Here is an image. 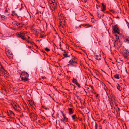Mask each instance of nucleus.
Here are the masks:
<instances>
[{
	"label": "nucleus",
	"instance_id": "f257e3e1",
	"mask_svg": "<svg viewBox=\"0 0 129 129\" xmlns=\"http://www.w3.org/2000/svg\"><path fill=\"white\" fill-rule=\"evenodd\" d=\"M28 76L29 74L26 72H22L20 75L22 80L24 82H25L29 80L28 78Z\"/></svg>",
	"mask_w": 129,
	"mask_h": 129
},
{
	"label": "nucleus",
	"instance_id": "f03ea898",
	"mask_svg": "<svg viewBox=\"0 0 129 129\" xmlns=\"http://www.w3.org/2000/svg\"><path fill=\"white\" fill-rule=\"evenodd\" d=\"M16 35L18 37L20 38L23 40H26V38L25 37V34L24 33L21 32L17 33H16Z\"/></svg>",
	"mask_w": 129,
	"mask_h": 129
},
{
	"label": "nucleus",
	"instance_id": "7ed1b4c3",
	"mask_svg": "<svg viewBox=\"0 0 129 129\" xmlns=\"http://www.w3.org/2000/svg\"><path fill=\"white\" fill-rule=\"evenodd\" d=\"M113 29L114 32L115 33H117L118 34H119L120 30L118 26L116 25H115L113 26Z\"/></svg>",
	"mask_w": 129,
	"mask_h": 129
},
{
	"label": "nucleus",
	"instance_id": "20e7f679",
	"mask_svg": "<svg viewBox=\"0 0 129 129\" xmlns=\"http://www.w3.org/2000/svg\"><path fill=\"white\" fill-rule=\"evenodd\" d=\"M50 6L51 9L52 10H54L56 8L57 4L55 2H53L50 3Z\"/></svg>",
	"mask_w": 129,
	"mask_h": 129
},
{
	"label": "nucleus",
	"instance_id": "39448f33",
	"mask_svg": "<svg viewBox=\"0 0 129 129\" xmlns=\"http://www.w3.org/2000/svg\"><path fill=\"white\" fill-rule=\"evenodd\" d=\"M69 63L70 64L75 67L76 66L77 63V62L75 61V59L74 58L71 59L69 61Z\"/></svg>",
	"mask_w": 129,
	"mask_h": 129
},
{
	"label": "nucleus",
	"instance_id": "423d86ee",
	"mask_svg": "<svg viewBox=\"0 0 129 129\" xmlns=\"http://www.w3.org/2000/svg\"><path fill=\"white\" fill-rule=\"evenodd\" d=\"M120 42L118 41V40H115L114 41V46L115 47H116V45L118 46V47H120L121 45V43H119Z\"/></svg>",
	"mask_w": 129,
	"mask_h": 129
},
{
	"label": "nucleus",
	"instance_id": "0eeeda50",
	"mask_svg": "<svg viewBox=\"0 0 129 129\" xmlns=\"http://www.w3.org/2000/svg\"><path fill=\"white\" fill-rule=\"evenodd\" d=\"M7 113L8 116H10L12 117L15 116V114L13 112L9 110L8 111H7Z\"/></svg>",
	"mask_w": 129,
	"mask_h": 129
},
{
	"label": "nucleus",
	"instance_id": "6e6552de",
	"mask_svg": "<svg viewBox=\"0 0 129 129\" xmlns=\"http://www.w3.org/2000/svg\"><path fill=\"white\" fill-rule=\"evenodd\" d=\"M18 23L17 21H15L12 22V25L13 26L15 27H17L18 26Z\"/></svg>",
	"mask_w": 129,
	"mask_h": 129
},
{
	"label": "nucleus",
	"instance_id": "1a4fd4ad",
	"mask_svg": "<svg viewBox=\"0 0 129 129\" xmlns=\"http://www.w3.org/2000/svg\"><path fill=\"white\" fill-rule=\"evenodd\" d=\"M95 59L98 60H100L101 59V55L100 54L96 55V54H95Z\"/></svg>",
	"mask_w": 129,
	"mask_h": 129
},
{
	"label": "nucleus",
	"instance_id": "9d476101",
	"mask_svg": "<svg viewBox=\"0 0 129 129\" xmlns=\"http://www.w3.org/2000/svg\"><path fill=\"white\" fill-rule=\"evenodd\" d=\"M123 54L124 57L126 58L127 57L128 55V52L126 51H124Z\"/></svg>",
	"mask_w": 129,
	"mask_h": 129
},
{
	"label": "nucleus",
	"instance_id": "9b49d317",
	"mask_svg": "<svg viewBox=\"0 0 129 129\" xmlns=\"http://www.w3.org/2000/svg\"><path fill=\"white\" fill-rule=\"evenodd\" d=\"M24 22H20L18 23V27L19 28H22L23 27V25H24Z\"/></svg>",
	"mask_w": 129,
	"mask_h": 129
},
{
	"label": "nucleus",
	"instance_id": "f8f14e48",
	"mask_svg": "<svg viewBox=\"0 0 129 129\" xmlns=\"http://www.w3.org/2000/svg\"><path fill=\"white\" fill-rule=\"evenodd\" d=\"M102 6H103V8L102 9L101 11H102L104 12L106 9V5H104V4L102 3Z\"/></svg>",
	"mask_w": 129,
	"mask_h": 129
},
{
	"label": "nucleus",
	"instance_id": "ddd939ff",
	"mask_svg": "<svg viewBox=\"0 0 129 129\" xmlns=\"http://www.w3.org/2000/svg\"><path fill=\"white\" fill-rule=\"evenodd\" d=\"M123 39L125 41H126L129 43V37H128L125 36L123 37Z\"/></svg>",
	"mask_w": 129,
	"mask_h": 129
},
{
	"label": "nucleus",
	"instance_id": "4468645a",
	"mask_svg": "<svg viewBox=\"0 0 129 129\" xmlns=\"http://www.w3.org/2000/svg\"><path fill=\"white\" fill-rule=\"evenodd\" d=\"M12 105L14 109L16 110L17 109V104L16 103H13V104H12Z\"/></svg>",
	"mask_w": 129,
	"mask_h": 129
},
{
	"label": "nucleus",
	"instance_id": "2eb2a0df",
	"mask_svg": "<svg viewBox=\"0 0 129 129\" xmlns=\"http://www.w3.org/2000/svg\"><path fill=\"white\" fill-rule=\"evenodd\" d=\"M68 110L69 112V114H72L73 113V109L72 108H69L68 109Z\"/></svg>",
	"mask_w": 129,
	"mask_h": 129
},
{
	"label": "nucleus",
	"instance_id": "dca6fc26",
	"mask_svg": "<svg viewBox=\"0 0 129 129\" xmlns=\"http://www.w3.org/2000/svg\"><path fill=\"white\" fill-rule=\"evenodd\" d=\"M71 55H72V54H71V53L68 54V53H66L63 54V56H64L65 57H70V56Z\"/></svg>",
	"mask_w": 129,
	"mask_h": 129
},
{
	"label": "nucleus",
	"instance_id": "f3484780",
	"mask_svg": "<svg viewBox=\"0 0 129 129\" xmlns=\"http://www.w3.org/2000/svg\"><path fill=\"white\" fill-rule=\"evenodd\" d=\"M63 117L64 120H65V121L66 122H68V119L66 117L65 115H63Z\"/></svg>",
	"mask_w": 129,
	"mask_h": 129
},
{
	"label": "nucleus",
	"instance_id": "a211bd4d",
	"mask_svg": "<svg viewBox=\"0 0 129 129\" xmlns=\"http://www.w3.org/2000/svg\"><path fill=\"white\" fill-rule=\"evenodd\" d=\"M71 117L73 120H75L76 119H78V118L77 117L76 114L72 115L71 116Z\"/></svg>",
	"mask_w": 129,
	"mask_h": 129
},
{
	"label": "nucleus",
	"instance_id": "6ab92c4d",
	"mask_svg": "<svg viewBox=\"0 0 129 129\" xmlns=\"http://www.w3.org/2000/svg\"><path fill=\"white\" fill-rule=\"evenodd\" d=\"M72 82L73 83H75V84L77 82H78L77 80L75 79L74 78H73Z\"/></svg>",
	"mask_w": 129,
	"mask_h": 129
},
{
	"label": "nucleus",
	"instance_id": "aec40b11",
	"mask_svg": "<svg viewBox=\"0 0 129 129\" xmlns=\"http://www.w3.org/2000/svg\"><path fill=\"white\" fill-rule=\"evenodd\" d=\"M85 85L86 86H88L89 87H90V88H91L92 90H91V91H92V92L93 91H94V88H93V86L91 85H87V84H85Z\"/></svg>",
	"mask_w": 129,
	"mask_h": 129
},
{
	"label": "nucleus",
	"instance_id": "412c9836",
	"mask_svg": "<svg viewBox=\"0 0 129 129\" xmlns=\"http://www.w3.org/2000/svg\"><path fill=\"white\" fill-rule=\"evenodd\" d=\"M0 17H1V18L2 20H4L5 19V16L4 15H1L0 14Z\"/></svg>",
	"mask_w": 129,
	"mask_h": 129
},
{
	"label": "nucleus",
	"instance_id": "4be33fe9",
	"mask_svg": "<svg viewBox=\"0 0 129 129\" xmlns=\"http://www.w3.org/2000/svg\"><path fill=\"white\" fill-rule=\"evenodd\" d=\"M114 78H115L117 79H119V75L118 74H116L114 76Z\"/></svg>",
	"mask_w": 129,
	"mask_h": 129
},
{
	"label": "nucleus",
	"instance_id": "5701e85b",
	"mask_svg": "<svg viewBox=\"0 0 129 129\" xmlns=\"http://www.w3.org/2000/svg\"><path fill=\"white\" fill-rule=\"evenodd\" d=\"M109 100L111 106V105H112L111 104H112L113 103L112 99H111V98H109Z\"/></svg>",
	"mask_w": 129,
	"mask_h": 129
},
{
	"label": "nucleus",
	"instance_id": "b1692460",
	"mask_svg": "<svg viewBox=\"0 0 129 129\" xmlns=\"http://www.w3.org/2000/svg\"><path fill=\"white\" fill-rule=\"evenodd\" d=\"M118 86H117V89L119 91H121L122 90L121 88L120 87V86H119V85L118 84Z\"/></svg>",
	"mask_w": 129,
	"mask_h": 129
},
{
	"label": "nucleus",
	"instance_id": "393cba45",
	"mask_svg": "<svg viewBox=\"0 0 129 129\" xmlns=\"http://www.w3.org/2000/svg\"><path fill=\"white\" fill-rule=\"evenodd\" d=\"M81 17L82 18L84 17H85V18H83H83H81V19L82 20H85L86 19V16H85L84 15H82L81 16Z\"/></svg>",
	"mask_w": 129,
	"mask_h": 129
},
{
	"label": "nucleus",
	"instance_id": "a878e982",
	"mask_svg": "<svg viewBox=\"0 0 129 129\" xmlns=\"http://www.w3.org/2000/svg\"><path fill=\"white\" fill-rule=\"evenodd\" d=\"M115 36L116 37L115 40H118L119 38V36L117 34L115 35Z\"/></svg>",
	"mask_w": 129,
	"mask_h": 129
},
{
	"label": "nucleus",
	"instance_id": "bb28decb",
	"mask_svg": "<svg viewBox=\"0 0 129 129\" xmlns=\"http://www.w3.org/2000/svg\"><path fill=\"white\" fill-rule=\"evenodd\" d=\"M25 19L24 17L21 18V20L22 21L21 22H24V20Z\"/></svg>",
	"mask_w": 129,
	"mask_h": 129
},
{
	"label": "nucleus",
	"instance_id": "cd10ccee",
	"mask_svg": "<svg viewBox=\"0 0 129 129\" xmlns=\"http://www.w3.org/2000/svg\"><path fill=\"white\" fill-rule=\"evenodd\" d=\"M77 85L79 88H80V84L78 82L75 84Z\"/></svg>",
	"mask_w": 129,
	"mask_h": 129
},
{
	"label": "nucleus",
	"instance_id": "c85d7f7f",
	"mask_svg": "<svg viewBox=\"0 0 129 129\" xmlns=\"http://www.w3.org/2000/svg\"><path fill=\"white\" fill-rule=\"evenodd\" d=\"M45 49L47 52H49L50 51V50L49 49L47 48H46Z\"/></svg>",
	"mask_w": 129,
	"mask_h": 129
},
{
	"label": "nucleus",
	"instance_id": "c756f323",
	"mask_svg": "<svg viewBox=\"0 0 129 129\" xmlns=\"http://www.w3.org/2000/svg\"><path fill=\"white\" fill-rule=\"evenodd\" d=\"M30 43H31V44H33L36 47H37L38 46L37 45H36L35 43L33 42H30Z\"/></svg>",
	"mask_w": 129,
	"mask_h": 129
},
{
	"label": "nucleus",
	"instance_id": "7c9ffc66",
	"mask_svg": "<svg viewBox=\"0 0 129 129\" xmlns=\"http://www.w3.org/2000/svg\"><path fill=\"white\" fill-rule=\"evenodd\" d=\"M2 69L3 70H4V69L3 68V67L2 66L1 64H0V69Z\"/></svg>",
	"mask_w": 129,
	"mask_h": 129
},
{
	"label": "nucleus",
	"instance_id": "2f4dec72",
	"mask_svg": "<svg viewBox=\"0 0 129 129\" xmlns=\"http://www.w3.org/2000/svg\"><path fill=\"white\" fill-rule=\"evenodd\" d=\"M91 22L93 23H94L95 22V21L94 19L93 18L91 19Z\"/></svg>",
	"mask_w": 129,
	"mask_h": 129
},
{
	"label": "nucleus",
	"instance_id": "473e14b6",
	"mask_svg": "<svg viewBox=\"0 0 129 129\" xmlns=\"http://www.w3.org/2000/svg\"><path fill=\"white\" fill-rule=\"evenodd\" d=\"M77 119H75L74 120V121L75 122H78V120H77Z\"/></svg>",
	"mask_w": 129,
	"mask_h": 129
},
{
	"label": "nucleus",
	"instance_id": "72a5a7b5",
	"mask_svg": "<svg viewBox=\"0 0 129 129\" xmlns=\"http://www.w3.org/2000/svg\"><path fill=\"white\" fill-rule=\"evenodd\" d=\"M61 113L62 114V116L64 115V114L63 112L62 111H61Z\"/></svg>",
	"mask_w": 129,
	"mask_h": 129
},
{
	"label": "nucleus",
	"instance_id": "f704fd0d",
	"mask_svg": "<svg viewBox=\"0 0 129 129\" xmlns=\"http://www.w3.org/2000/svg\"><path fill=\"white\" fill-rule=\"evenodd\" d=\"M60 121L62 122H63L64 121H65V120H64L63 119H60Z\"/></svg>",
	"mask_w": 129,
	"mask_h": 129
},
{
	"label": "nucleus",
	"instance_id": "c9c22d12",
	"mask_svg": "<svg viewBox=\"0 0 129 129\" xmlns=\"http://www.w3.org/2000/svg\"><path fill=\"white\" fill-rule=\"evenodd\" d=\"M33 114L34 115H35V116H34V117H37V116L35 114V113H33Z\"/></svg>",
	"mask_w": 129,
	"mask_h": 129
},
{
	"label": "nucleus",
	"instance_id": "e433bc0d",
	"mask_svg": "<svg viewBox=\"0 0 129 129\" xmlns=\"http://www.w3.org/2000/svg\"><path fill=\"white\" fill-rule=\"evenodd\" d=\"M26 41H27L28 42V43H30V42L29 41V40H26Z\"/></svg>",
	"mask_w": 129,
	"mask_h": 129
},
{
	"label": "nucleus",
	"instance_id": "4c0bfd02",
	"mask_svg": "<svg viewBox=\"0 0 129 129\" xmlns=\"http://www.w3.org/2000/svg\"><path fill=\"white\" fill-rule=\"evenodd\" d=\"M20 107L19 105H17V108H20Z\"/></svg>",
	"mask_w": 129,
	"mask_h": 129
},
{
	"label": "nucleus",
	"instance_id": "58836bf2",
	"mask_svg": "<svg viewBox=\"0 0 129 129\" xmlns=\"http://www.w3.org/2000/svg\"><path fill=\"white\" fill-rule=\"evenodd\" d=\"M117 109H117V111H119V110H120V109H119V108H117Z\"/></svg>",
	"mask_w": 129,
	"mask_h": 129
},
{
	"label": "nucleus",
	"instance_id": "ea45409f",
	"mask_svg": "<svg viewBox=\"0 0 129 129\" xmlns=\"http://www.w3.org/2000/svg\"><path fill=\"white\" fill-rule=\"evenodd\" d=\"M97 16H98L99 15V13H98V12H97Z\"/></svg>",
	"mask_w": 129,
	"mask_h": 129
},
{
	"label": "nucleus",
	"instance_id": "a19ab883",
	"mask_svg": "<svg viewBox=\"0 0 129 129\" xmlns=\"http://www.w3.org/2000/svg\"><path fill=\"white\" fill-rule=\"evenodd\" d=\"M42 78L43 79H44V78H46L45 77H42Z\"/></svg>",
	"mask_w": 129,
	"mask_h": 129
},
{
	"label": "nucleus",
	"instance_id": "79ce46f5",
	"mask_svg": "<svg viewBox=\"0 0 129 129\" xmlns=\"http://www.w3.org/2000/svg\"><path fill=\"white\" fill-rule=\"evenodd\" d=\"M73 125L75 127L76 126H75V124H73Z\"/></svg>",
	"mask_w": 129,
	"mask_h": 129
},
{
	"label": "nucleus",
	"instance_id": "37998d69",
	"mask_svg": "<svg viewBox=\"0 0 129 129\" xmlns=\"http://www.w3.org/2000/svg\"><path fill=\"white\" fill-rule=\"evenodd\" d=\"M89 25V24H85V26H87V25Z\"/></svg>",
	"mask_w": 129,
	"mask_h": 129
},
{
	"label": "nucleus",
	"instance_id": "c03bdc74",
	"mask_svg": "<svg viewBox=\"0 0 129 129\" xmlns=\"http://www.w3.org/2000/svg\"><path fill=\"white\" fill-rule=\"evenodd\" d=\"M28 47L29 48H31V46H29Z\"/></svg>",
	"mask_w": 129,
	"mask_h": 129
},
{
	"label": "nucleus",
	"instance_id": "a18cd8bd",
	"mask_svg": "<svg viewBox=\"0 0 129 129\" xmlns=\"http://www.w3.org/2000/svg\"><path fill=\"white\" fill-rule=\"evenodd\" d=\"M98 96V94H97L96 95V97H97Z\"/></svg>",
	"mask_w": 129,
	"mask_h": 129
},
{
	"label": "nucleus",
	"instance_id": "49530a36",
	"mask_svg": "<svg viewBox=\"0 0 129 129\" xmlns=\"http://www.w3.org/2000/svg\"><path fill=\"white\" fill-rule=\"evenodd\" d=\"M59 115V114H57V116L58 117H59V115Z\"/></svg>",
	"mask_w": 129,
	"mask_h": 129
},
{
	"label": "nucleus",
	"instance_id": "de8ad7c7",
	"mask_svg": "<svg viewBox=\"0 0 129 129\" xmlns=\"http://www.w3.org/2000/svg\"><path fill=\"white\" fill-rule=\"evenodd\" d=\"M92 26H92H91L90 25H89V26H88V27H91Z\"/></svg>",
	"mask_w": 129,
	"mask_h": 129
},
{
	"label": "nucleus",
	"instance_id": "09e8293b",
	"mask_svg": "<svg viewBox=\"0 0 129 129\" xmlns=\"http://www.w3.org/2000/svg\"><path fill=\"white\" fill-rule=\"evenodd\" d=\"M89 88V87H87V89L88 90V89Z\"/></svg>",
	"mask_w": 129,
	"mask_h": 129
},
{
	"label": "nucleus",
	"instance_id": "8fccbe9b",
	"mask_svg": "<svg viewBox=\"0 0 129 129\" xmlns=\"http://www.w3.org/2000/svg\"><path fill=\"white\" fill-rule=\"evenodd\" d=\"M28 39H30V37L29 36L28 37Z\"/></svg>",
	"mask_w": 129,
	"mask_h": 129
},
{
	"label": "nucleus",
	"instance_id": "3c124183",
	"mask_svg": "<svg viewBox=\"0 0 129 129\" xmlns=\"http://www.w3.org/2000/svg\"><path fill=\"white\" fill-rule=\"evenodd\" d=\"M42 7L43 8H45V7Z\"/></svg>",
	"mask_w": 129,
	"mask_h": 129
},
{
	"label": "nucleus",
	"instance_id": "603ef678",
	"mask_svg": "<svg viewBox=\"0 0 129 129\" xmlns=\"http://www.w3.org/2000/svg\"><path fill=\"white\" fill-rule=\"evenodd\" d=\"M73 86H74V88H75V86H74V85H73Z\"/></svg>",
	"mask_w": 129,
	"mask_h": 129
},
{
	"label": "nucleus",
	"instance_id": "864d4df0",
	"mask_svg": "<svg viewBox=\"0 0 129 129\" xmlns=\"http://www.w3.org/2000/svg\"><path fill=\"white\" fill-rule=\"evenodd\" d=\"M81 120H82V119H80V121H81Z\"/></svg>",
	"mask_w": 129,
	"mask_h": 129
},
{
	"label": "nucleus",
	"instance_id": "5fc2aeb1",
	"mask_svg": "<svg viewBox=\"0 0 129 129\" xmlns=\"http://www.w3.org/2000/svg\"><path fill=\"white\" fill-rule=\"evenodd\" d=\"M127 2L129 3V1H128Z\"/></svg>",
	"mask_w": 129,
	"mask_h": 129
},
{
	"label": "nucleus",
	"instance_id": "6e6d98bb",
	"mask_svg": "<svg viewBox=\"0 0 129 129\" xmlns=\"http://www.w3.org/2000/svg\"><path fill=\"white\" fill-rule=\"evenodd\" d=\"M117 18H119V17L117 16Z\"/></svg>",
	"mask_w": 129,
	"mask_h": 129
},
{
	"label": "nucleus",
	"instance_id": "4d7b16f0",
	"mask_svg": "<svg viewBox=\"0 0 129 129\" xmlns=\"http://www.w3.org/2000/svg\"><path fill=\"white\" fill-rule=\"evenodd\" d=\"M4 72V74H5V72Z\"/></svg>",
	"mask_w": 129,
	"mask_h": 129
},
{
	"label": "nucleus",
	"instance_id": "13d9d810",
	"mask_svg": "<svg viewBox=\"0 0 129 129\" xmlns=\"http://www.w3.org/2000/svg\"><path fill=\"white\" fill-rule=\"evenodd\" d=\"M116 106H117V105H116Z\"/></svg>",
	"mask_w": 129,
	"mask_h": 129
},
{
	"label": "nucleus",
	"instance_id": "bf43d9fd",
	"mask_svg": "<svg viewBox=\"0 0 129 129\" xmlns=\"http://www.w3.org/2000/svg\"><path fill=\"white\" fill-rule=\"evenodd\" d=\"M69 65H70V64H68V66H69Z\"/></svg>",
	"mask_w": 129,
	"mask_h": 129
},
{
	"label": "nucleus",
	"instance_id": "052dcab7",
	"mask_svg": "<svg viewBox=\"0 0 129 129\" xmlns=\"http://www.w3.org/2000/svg\"><path fill=\"white\" fill-rule=\"evenodd\" d=\"M11 55H12V54H11Z\"/></svg>",
	"mask_w": 129,
	"mask_h": 129
},
{
	"label": "nucleus",
	"instance_id": "680f3d73",
	"mask_svg": "<svg viewBox=\"0 0 129 129\" xmlns=\"http://www.w3.org/2000/svg\"><path fill=\"white\" fill-rule=\"evenodd\" d=\"M103 84H104V85H105V84H104V83H103Z\"/></svg>",
	"mask_w": 129,
	"mask_h": 129
},
{
	"label": "nucleus",
	"instance_id": "e2e57ef3",
	"mask_svg": "<svg viewBox=\"0 0 129 129\" xmlns=\"http://www.w3.org/2000/svg\"><path fill=\"white\" fill-rule=\"evenodd\" d=\"M128 95H129V93L128 94Z\"/></svg>",
	"mask_w": 129,
	"mask_h": 129
}]
</instances>
